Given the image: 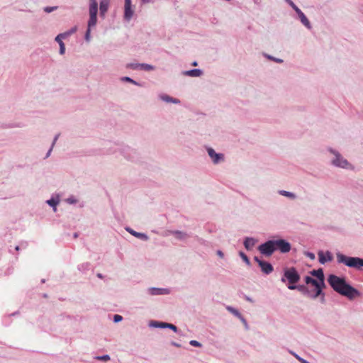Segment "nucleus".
Here are the masks:
<instances>
[{"mask_svg":"<svg viewBox=\"0 0 363 363\" xmlns=\"http://www.w3.org/2000/svg\"><path fill=\"white\" fill-rule=\"evenodd\" d=\"M257 250L260 254L269 257H271L276 251L282 254L289 252L291 250V245L286 239L278 235H275L273 236L272 238L260 244L258 246Z\"/></svg>","mask_w":363,"mask_h":363,"instance_id":"1","label":"nucleus"},{"mask_svg":"<svg viewBox=\"0 0 363 363\" xmlns=\"http://www.w3.org/2000/svg\"><path fill=\"white\" fill-rule=\"evenodd\" d=\"M327 281L335 291L347 297L350 300L359 295V291L347 282L345 277L330 274L328 275Z\"/></svg>","mask_w":363,"mask_h":363,"instance_id":"2","label":"nucleus"},{"mask_svg":"<svg viewBox=\"0 0 363 363\" xmlns=\"http://www.w3.org/2000/svg\"><path fill=\"white\" fill-rule=\"evenodd\" d=\"M337 262L343 264L346 267L360 270L363 268V258L359 257H350L340 252H336Z\"/></svg>","mask_w":363,"mask_h":363,"instance_id":"3","label":"nucleus"},{"mask_svg":"<svg viewBox=\"0 0 363 363\" xmlns=\"http://www.w3.org/2000/svg\"><path fill=\"white\" fill-rule=\"evenodd\" d=\"M301 279V275L297 269L294 267H286L284 269L283 276L281 278V282L289 281V284H295Z\"/></svg>","mask_w":363,"mask_h":363,"instance_id":"4","label":"nucleus"},{"mask_svg":"<svg viewBox=\"0 0 363 363\" xmlns=\"http://www.w3.org/2000/svg\"><path fill=\"white\" fill-rule=\"evenodd\" d=\"M328 151L335 156L331 160L332 165L343 169L347 168V166L350 164L349 162L343 158L338 151L332 147H328Z\"/></svg>","mask_w":363,"mask_h":363,"instance_id":"5","label":"nucleus"},{"mask_svg":"<svg viewBox=\"0 0 363 363\" xmlns=\"http://www.w3.org/2000/svg\"><path fill=\"white\" fill-rule=\"evenodd\" d=\"M89 13L87 27L92 28L97 23L98 2L96 0H89Z\"/></svg>","mask_w":363,"mask_h":363,"instance_id":"6","label":"nucleus"},{"mask_svg":"<svg viewBox=\"0 0 363 363\" xmlns=\"http://www.w3.org/2000/svg\"><path fill=\"white\" fill-rule=\"evenodd\" d=\"M121 154L128 160L135 162L138 159V152L128 145H123L119 149Z\"/></svg>","mask_w":363,"mask_h":363,"instance_id":"7","label":"nucleus"},{"mask_svg":"<svg viewBox=\"0 0 363 363\" xmlns=\"http://www.w3.org/2000/svg\"><path fill=\"white\" fill-rule=\"evenodd\" d=\"M121 154L128 160L135 162L138 159V152L128 145H123L119 149Z\"/></svg>","mask_w":363,"mask_h":363,"instance_id":"8","label":"nucleus"},{"mask_svg":"<svg viewBox=\"0 0 363 363\" xmlns=\"http://www.w3.org/2000/svg\"><path fill=\"white\" fill-rule=\"evenodd\" d=\"M254 260L258 264L262 272L264 274H269L274 271V267L270 262L261 259L257 256L254 257Z\"/></svg>","mask_w":363,"mask_h":363,"instance_id":"9","label":"nucleus"},{"mask_svg":"<svg viewBox=\"0 0 363 363\" xmlns=\"http://www.w3.org/2000/svg\"><path fill=\"white\" fill-rule=\"evenodd\" d=\"M206 151L213 164H218L224 161V155L223 153L216 152L213 147H207Z\"/></svg>","mask_w":363,"mask_h":363,"instance_id":"10","label":"nucleus"},{"mask_svg":"<svg viewBox=\"0 0 363 363\" xmlns=\"http://www.w3.org/2000/svg\"><path fill=\"white\" fill-rule=\"evenodd\" d=\"M171 290L168 288L150 287L147 289V294L150 296L169 295Z\"/></svg>","mask_w":363,"mask_h":363,"instance_id":"11","label":"nucleus"},{"mask_svg":"<svg viewBox=\"0 0 363 363\" xmlns=\"http://www.w3.org/2000/svg\"><path fill=\"white\" fill-rule=\"evenodd\" d=\"M134 13V10L133 9L132 6V1L131 0H125V5H124V19L125 21H129Z\"/></svg>","mask_w":363,"mask_h":363,"instance_id":"12","label":"nucleus"},{"mask_svg":"<svg viewBox=\"0 0 363 363\" xmlns=\"http://www.w3.org/2000/svg\"><path fill=\"white\" fill-rule=\"evenodd\" d=\"M310 274L312 276L316 277L315 280L318 284L323 286L325 285L324 272L322 268H319L318 269H313L312 271L310 272Z\"/></svg>","mask_w":363,"mask_h":363,"instance_id":"13","label":"nucleus"},{"mask_svg":"<svg viewBox=\"0 0 363 363\" xmlns=\"http://www.w3.org/2000/svg\"><path fill=\"white\" fill-rule=\"evenodd\" d=\"M295 12L297 14L298 18H299L301 23L306 28H308L309 30L311 29L312 28L311 23L310 21L308 19V18L306 17V16L304 14V13L300 9H296Z\"/></svg>","mask_w":363,"mask_h":363,"instance_id":"14","label":"nucleus"},{"mask_svg":"<svg viewBox=\"0 0 363 363\" xmlns=\"http://www.w3.org/2000/svg\"><path fill=\"white\" fill-rule=\"evenodd\" d=\"M318 255V261L321 264H324L328 262L332 261L333 259V255L330 251H326L325 252L319 251Z\"/></svg>","mask_w":363,"mask_h":363,"instance_id":"15","label":"nucleus"},{"mask_svg":"<svg viewBox=\"0 0 363 363\" xmlns=\"http://www.w3.org/2000/svg\"><path fill=\"white\" fill-rule=\"evenodd\" d=\"M326 287V285H317L314 286V292L312 293L311 291H309V294L307 295L308 297L312 299H316L319 297L320 295H323V289Z\"/></svg>","mask_w":363,"mask_h":363,"instance_id":"16","label":"nucleus"},{"mask_svg":"<svg viewBox=\"0 0 363 363\" xmlns=\"http://www.w3.org/2000/svg\"><path fill=\"white\" fill-rule=\"evenodd\" d=\"M287 287L290 290H298V291L301 292L304 296H306L308 294H309L310 290L306 286L303 284H289Z\"/></svg>","mask_w":363,"mask_h":363,"instance_id":"17","label":"nucleus"},{"mask_svg":"<svg viewBox=\"0 0 363 363\" xmlns=\"http://www.w3.org/2000/svg\"><path fill=\"white\" fill-rule=\"evenodd\" d=\"M184 76H188L191 77H199L203 75V71L201 69H191L185 70L182 72Z\"/></svg>","mask_w":363,"mask_h":363,"instance_id":"18","label":"nucleus"},{"mask_svg":"<svg viewBox=\"0 0 363 363\" xmlns=\"http://www.w3.org/2000/svg\"><path fill=\"white\" fill-rule=\"evenodd\" d=\"M125 230L132 235H133L134 237L138 238V239H140L143 241H147L149 240V237L147 234L145 233H139V232H137L134 230H133L130 227H127L125 228Z\"/></svg>","mask_w":363,"mask_h":363,"instance_id":"19","label":"nucleus"},{"mask_svg":"<svg viewBox=\"0 0 363 363\" xmlns=\"http://www.w3.org/2000/svg\"><path fill=\"white\" fill-rule=\"evenodd\" d=\"M257 242V240L252 237H246L244 239L243 245L245 248L247 250H252Z\"/></svg>","mask_w":363,"mask_h":363,"instance_id":"20","label":"nucleus"},{"mask_svg":"<svg viewBox=\"0 0 363 363\" xmlns=\"http://www.w3.org/2000/svg\"><path fill=\"white\" fill-rule=\"evenodd\" d=\"M169 233L174 235L179 240H184L189 236L186 233L179 230H169Z\"/></svg>","mask_w":363,"mask_h":363,"instance_id":"21","label":"nucleus"},{"mask_svg":"<svg viewBox=\"0 0 363 363\" xmlns=\"http://www.w3.org/2000/svg\"><path fill=\"white\" fill-rule=\"evenodd\" d=\"M109 1L108 0H101L99 5V14L102 18L105 17L106 13L108 9Z\"/></svg>","mask_w":363,"mask_h":363,"instance_id":"22","label":"nucleus"},{"mask_svg":"<svg viewBox=\"0 0 363 363\" xmlns=\"http://www.w3.org/2000/svg\"><path fill=\"white\" fill-rule=\"evenodd\" d=\"M159 98L166 102V103H172V104H180V100L177 99V98H174V97H172L166 94H160L159 96Z\"/></svg>","mask_w":363,"mask_h":363,"instance_id":"23","label":"nucleus"},{"mask_svg":"<svg viewBox=\"0 0 363 363\" xmlns=\"http://www.w3.org/2000/svg\"><path fill=\"white\" fill-rule=\"evenodd\" d=\"M60 200L58 196L54 197L53 196L48 200L46 201V203L48 204L50 207L52 208L53 211L55 212L57 211V206L59 204Z\"/></svg>","mask_w":363,"mask_h":363,"instance_id":"24","label":"nucleus"},{"mask_svg":"<svg viewBox=\"0 0 363 363\" xmlns=\"http://www.w3.org/2000/svg\"><path fill=\"white\" fill-rule=\"evenodd\" d=\"M149 326L155 328H166L167 323L158 320H151L149 323Z\"/></svg>","mask_w":363,"mask_h":363,"instance_id":"25","label":"nucleus"},{"mask_svg":"<svg viewBox=\"0 0 363 363\" xmlns=\"http://www.w3.org/2000/svg\"><path fill=\"white\" fill-rule=\"evenodd\" d=\"M77 26H74V27L71 28L69 30H68L64 33H61L58 34L57 35L58 38L59 39L60 38L65 39L67 37H69V35L74 33L77 31Z\"/></svg>","mask_w":363,"mask_h":363,"instance_id":"26","label":"nucleus"},{"mask_svg":"<svg viewBox=\"0 0 363 363\" xmlns=\"http://www.w3.org/2000/svg\"><path fill=\"white\" fill-rule=\"evenodd\" d=\"M278 194L279 195H281L283 196H285V197H287L290 199H292V200H294L296 199V195L293 193V192H291V191H286V190H279L278 191Z\"/></svg>","mask_w":363,"mask_h":363,"instance_id":"27","label":"nucleus"},{"mask_svg":"<svg viewBox=\"0 0 363 363\" xmlns=\"http://www.w3.org/2000/svg\"><path fill=\"white\" fill-rule=\"evenodd\" d=\"M121 79L122 82H128V83L133 84H134L135 86H143V83L138 82L134 80L133 79H132L130 77H121Z\"/></svg>","mask_w":363,"mask_h":363,"instance_id":"28","label":"nucleus"},{"mask_svg":"<svg viewBox=\"0 0 363 363\" xmlns=\"http://www.w3.org/2000/svg\"><path fill=\"white\" fill-rule=\"evenodd\" d=\"M55 40L59 44L60 46L59 53L60 55H64L65 52V45L62 41V38H60L59 40L58 36L57 35Z\"/></svg>","mask_w":363,"mask_h":363,"instance_id":"29","label":"nucleus"},{"mask_svg":"<svg viewBox=\"0 0 363 363\" xmlns=\"http://www.w3.org/2000/svg\"><path fill=\"white\" fill-rule=\"evenodd\" d=\"M90 266H91V264L89 262H84V263L79 264L77 267V269L81 272L85 273L86 272H87L90 269Z\"/></svg>","mask_w":363,"mask_h":363,"instance_id":"30","label":"nucleus"},{"mask_svg":"<svg viewBox=\"0 0 363 363\" xmlns=\"http://www.w3.org/2000/svg\"><path fill=\"white\" fill-rule=\"evenodd\" d=\"M304 281L306 282V284H311L313 286L318 285L315 279L308 275L304 277Z\"/></svg>","mask_w":363,"mask_h":363,"instance_id":"31","label":"nucleus"},{"mask_svg":"<svg viewBox=\"0 0 363 363\" xmlns=\"http://www.w3.org/2000/svg\"><path fill=\"white\" fill-rule=\"evenodd\" d=\"M239 256L241 257V259L243 260V262L247 265L251 266V262L249 259V257L247 256V255L243 252L242 251L239 252Z\"/></svg>","mask_w":363,"mask_h":363,"instance_id":"32","label":"nucleus"},{"mask_svg":"<svg viewBox=\"0 0 363 363\" xmlns=\"http://www.w3.org/2000/svg\"><path fill=\"white\" fill-rule=\"evenodd\" d=\"M141 63L130 62L126 65V68L133 70H140Z\"/></svg>","mask_w":363,"mask_h":363,"instance_id":"33","label":"nucleus"},{"mask_svg":"<svg viewBox=\"0 0 363 363\" xmlns=\"http://www.w3.org/2000/svg\"><path fill=\"white\" fill-rule=\"evenodd\" d=\"M155 69V67L147 64V63H141L140 66V70H145V71H152Z\"/></svg>","mask_w":363,"mask_h":363,"instance_id":"34","label":"nucleus"},{"mask_svg":"<svg viewBox=\"0 0 363 363\" xmlns=\"http://www.w3.org/2000/svg\"><path fill=\"white\" fill-rule=\"evenodd\" d=\"M264 55L267 59L274 61L277 63H282L284 62V60L282 59L268 55V54H264Z\"/></svg>","mask_w":363,"mask_h":363,"instance_id":"35","label":"nucleus"},{"mask_svg":"<svg viewBox=\"0 0 363 363\" xmlns=\"http://www.w3.org/2000/svg\"><path fill=\"white\" fill-rule=\"evenodd\" d=\"M227 310L230 312L232 314H233L235 316H236L237 318H238L239 316H241V313H240V311L232 307V306H228L227 307Z\"/></svg>","mask_w":363,"mask_h":363,"instance_id":"36","label":"nucleus"},{"mask_svg":"<svg viewBox=\"0 0 363 363\" xmlns=\"http://www.w3.org/2000/svg\"><path fill=\"white\" fill-rule=\"evenodd\" d=\"M290 353L301 363H309V362L301 357H300L298 354H297L296 352H294L292 351L290 352Z\"/></svg>","mask_w":363,"mask_h":363,"instance_id":"37","label":"nucleus"},{"mask_svg":"<svg viewBox=\"0 0 363 363\" xmlns=\"http://www.w3.org/2000/svg\"><path fill=\"white\" fill-rule=\"evenodd\" d=\"M91 28L87 27L86 30L84 34V39L86 42H89L91 40Z\"/></svg>","mask_w":363,"mask_h":363,"instance_id":"38","label":"nucleus"},{"mask_svg":"<svg viewBox=\"0 0 363 363\" xmlns=\"http://www.w3.org/2000/svg\"><path fill=\"white\" fill-rule=\"evenodd\" d=\"M66 202L69 204H75L77 203V199L74 196H70L66 199Z\"/></svg>","mask_w":363,"mask_h":363,"instance_id":"39","label":"nucleus"},{"mask_svg":"<svg viewBox=\"0 0 363 363\" xmlns=\"http://www.w3.org/2000/svg\"><path fill=\"white\" fill-rule=\"evenodd\" d=\"M166 328L170 329V330H173L174 333H178L179 332L178 328L176 325H174V324H172V323H167Z\"/></svg>","mask_w":363,"mask_h":363,"instance_id":"40","label":"nucleus"},{"mask_svg":"<svg viewBox=\"0 0 363 363\" xmlns=\"http://www.w3.org/2000/svg\"><path fill=\"white\" fill-rule=\"evenodd\" d=\"M123 320V316L118 314L113 315V321L115 323H118Z\"/></svg>","mask_w":363,"mask_h":363,"instance_id":"41","label":"nucleus"},{"mask_svg":"<svg viewBox=\"0 0 363 363\" xmlns=\"http://www.w3.org/2000/svg\"><path fill=\"white\" fill-rule=\"evenodd\" d=\"M57 9V6H46L43 9L44 11L49 13Z\"/></svg>","mask_w":363,"mask_h":363,"instance_id":"42","label":"nucleus"},{"mask_svg":"<svg viewBox=\"0 0 363 363\" xmlns=\"http://www.w3.org/2000/svg\"><path fill=\"white\" fill-rule=\"evenodd\" d=\"M286 3H287L294 11H296V9H299L292 0H284Z\"/></svg>","mask_w":363,"mask_h":363,"instance_id":"43","label":"nucleus"},{"mask_svg":"<svg viewBox=\"0 0 363 363\" xmlns=\"http://www.w3.org/2000/svg\"><path fill=\"white\" fill-rule=\"evenodd\" d=\"M189 344H190V345H191L193 347H201L202 346L201 342H199V341L195 340H191L189 342Z\"/></svg>","mask_w":363,"mask_h":363,"instance_id":"44","label":"nucleus"},{"mask_svg":"<svg viewBox=\"0 0 363 363\" xmlns=\"http://www.w3.org/2000/svg\"><path fill=\"white\" fill-rule=\"evenodd\" d=\"M96 359L102 361H108L110 359V356L108 354H104L96 357Z\"/></svg>","mask_w":363,"mask_h":363,"instance_id":"45","label":"nucleus"},{"mask_svg":"<svg viewBox=\"0 0 363 363\" xmlns=\"http://www.w3.org/2000/svg\"><path fill=\"white\" fill-rule=\"evenodd\" d=\"M1 127L4 128H14V127H21V125H13L12 123H8V124H2Z\"/></svg>","mask_w":363,"mask_h":363,"instance_id":"46","label":"nucleus"},{"mask_svg":"<svg viewBox=\"0 0 363 363\" xmlns=\"http://www.w3.org/2000/svg\"><path fill=\"white\" fill-rule=\"evenodd\" d=\"M305 255L311 259H314L315 258V254L313 252L308 251L305 252Z\"/></svg>","mask_w":363,"mask_h":363,"instance_id":"47","label":"nucleus"},{"mask_svg":"<svg viewBox=\"0 0 363 363\" xmlns=\"http://www.w3.org/2000/svg\"><path fill=\"white\" fill-rule=\"evenodd\" d=\"M238 318L241 320L242 323L245 325V328H247V323L244 316L241 314V316H239Z\"/></svg>","mask_w":363,"mask_h":363,"instance_id":"48","label":"nucleus"},{"mask_svg":"<svg viewBox=\"0 0 363 363\" xmlns=\"http://www.w3.org/2000/svg\"><path fill=\"white\" fill-rule=\"evenodd\" d=\"M320 297V301L321 303H325V292L323 291V295H320L319 296Z\"/></svg>","mask_w":363,"mask_h":363,"instance_id":"49","label":"nucleus"},{"mask_svg":"<svg viewBox=\"0 0 363 363\" xmlns=\"http://www.w3.org/2000/svg\"><path fill=\"white\" fill-rule=\"evenodd\" d=\"M59 136H60V134H57V135L54 137L53 141H52V145H51V147H54V145H55V143L57 142V139H58Z\"/></svg>","mask_w":363,"mask_h":363,"instance_id":"50","label":"nucleus"},{"mask_svg":"<svg viewBox=\"0 0 363 363\" xmlns=\"http://www.w3.org/2000/svg\"><path fill=\"white\" fill-rule=\"evenodd\" d=\"M52 149H53V147H50V149L48 150V152L45 155V159H47L50 157V155L52 151Z\"/></svg>","mask_w":363,"mask_h":363,"instance_id":"51","label":"nucleus"},{"mask_svg":"<svg viewBox=\"0 0 363 363\" xmlns=\"http://www.w3.org/2000/svg\"><path fill=\"white\" fill-rule=\"evenodd\" d=\"M244 298H245V299L247 301L250 302V303H254V301H253V299H252L251 297H250V296H247V295H245V296H244Z\"/></svg>","mask_w":363,"mask_h":363,"instance_id":"52","label":"nucleus"},{"mask_svg":"<svg viewBox=\"0 0 363 363\" xmlns=\"http://www.w3.org/2000/svg\"><path fill=\"white\" fill-rule=\"evenodd\" d=\"M216 253H217V255L221 258H223L224 257V253L220 250H218Z\"/></svg>","mask_w":363,"mask_h":363,"instance_id":"53","label":"nucleus"},{"mask_svg":"<svg viewBox=\"0 0 363 363\" xmlns=\"http://www.w3.org/2000/svg\"><path fill=\"white\" fill-rule=\"evenodd\" d=\"M141 2L144 4H146L153 2V1L152 0H141Z\"/></svg>","mask_w":363,"mask_h":363,"instance_id":"54","label":"nucleus"},{"mask_svg":"<svg viewBox=\"0 0 363 363\" xmlns=\"http://www.w3.org/2000/svg\"><path fill=\"white\" fill-rule=\"evenodd\" d=\"M172 345L174 346V347H181V345L177 343V342H172Z\"/></svg>","mask_w":363,"mask_h":363,"instance_id":"55","label":"nucleus"},{"mask_svg":"<svg viewBox=\"0 0 363 363\" xmlns=\"http://www.w3.org/2000/svg\"><path fill=\"white\" fill-rule=\"evenodd\" d=\"M96 277L99 279L104 278V275L101 273H97Z\"/></svg>","mask_w":363,"mask_h":363,"instance_id":"56","label":"nucleus"},{"mask_svg":"<svg viewBox=\"0 0 363 363\" xmlns=\"http://www.w3.org/2000/svg\"><path fill=\"white\" fill-rule=\"evenodd\" d=\"M254 3L255 4L259 5L261 3V0H253Z\"/></svg>","mask_w":363,"mask_h":363,"instance_id":"57","label":"nucleus"},{"mask_svg":"<svg viewBox=\"0 0 363 363\" xmlns=\"http://www.w3.org/2000/svg\"><path fill=\"white\" fill-rule=\"evenodd\" d=\"M197 240L201 243H203L204 242V240H203L202 238H199L197 237Z\"/></svg>","mask_w":363,"mask_h":363,"instance_id":"58","label":"nucleus"},{"mask_svg":"<svg viewBox=\"0 0 363 363\" xmlns=\"http://www.w3.org/2000/svg\"><path fill=\"white\" fill-rule=\"evenodd\" d=\"M191 65H192V66H194V67L197 66V65H198V62H197V61H194V62L191 63Z\"/></svg>","mask_w":363,"mask_h":363,"instance_id":"59","label":"nucleus"},{"mask_svg":"<svg viewBox=\"0 0 363 363\" xmlns=\"http://www.w3.org/2000/svg\"><path fill=\"white\" fill-rule=\"evenodd\" d=\"M78 237H79V233H74L73 234V238H78Z\"/></svg>","mask_w":363,"mask_h":363,"instance_id":"60","label":"nucleus"},{"mask_svg":"<svg viewBox=\"0 0 363 363\" xmlns=\"http://www.w3.org/2000/svg\"><path fill=\"white\" fill-rule=\"evenodd\" d=\"M15 250H16V251H18V250H20V247H19L18 245H16V246L15 247Z\"/></svg>","mask_w":363,"mask_h":363,"instance_id":"61","label":"nucleus"},{"mask_svg":"<svg viewBox=\"0 0 363 363\" xmlns=\"http://www.w3.org/2000/svg\"><path fill=\"white\" fill-rule=\"evenodd\" d=\"M43 297H44V298H47V297H48V294H43Z\"/></svg>","mask_w":363,"mask_h":363,"instance_id":"62","label":"nucleus"},{"mask_svg":"<svg viewBox=\"0 0 363 363\" xmlns=\"http://www.w3.org/2000/svg\"><path fill=\"white\" fill-rule=\"evenodd\" d=\"M115 150H109L108 153H114Z\"/></svg>","mask_w":363,"mask_h":363,"instance_id":"63","label":"nucleus"},{"mask_svg":"<svg viewBox=\"0 0 363 363\" xmlns=\"http://www.w3.org/2000/svg\"><path fill=\"white\" fill-rule=\"evenodd\" d=\"M45 279H41V283H45Z\"/></svg>","mask_w":363,"mask_h":363,"instance_id":"64","label":"nucleus"}]
</instances>
